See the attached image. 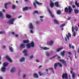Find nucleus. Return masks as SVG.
Returning <instances> with one entry per match:
<instances>
[{
    "mask_svg": "<svg viewBox=\"0 0 79 79\" xmlns=\"http://www.w3.org/2000/svg\"><path fill=\"white\" fill-rule=\"evenodd\" d=\"M53 44V41H51L47 43V44L48 45H49V46L52 45Z\"/></svg>",
    "mask_w": 79,
    "mask_h": 79,
    "instance_id": "obj_12",
    "label": "nucleus"
},
{
    "mask_svg": "<svg viewBox=\"0 0 79 79\" xmlns=\"http://www.w3.org/2000/svg\"><path fill=\"white\" fill-rule=\"evenodd\" d=\"M9 47L10 51L11 52H13V49L12 47H11L10 46H9Z\"/></svg>",
    "mask_w": 79,
    "mask_h": 79,
    "instance_id": "obj_24",
    "label": "nucleus"
},
{
    "mask_svg": "<svg viewBox=\"0 0 79 79\" xmlns=\"http://www.w3.org/2000/svg\"><path fill=\"white\" fill-rule=\"evenodd\" d=\"M72 3L73 2H72V1H70V4L71 5H72Z\"/></svg>",
    "mask_w": 79,
    "mask_h": 79,
    "instance_id": "obj_61",
    "label": "nucleus"
},
{
    "mask_svg": "<svg viewBox=\"0 0 79 79\" xmlns=\"http://www.w3.org/2000/svg\"><path fill=\"white\" fill-rule=\"evenodd\" d=\"M36 61L37 62V63H39V60L38 59H36Z\"/></svg>",
    "mask_w": 79,
    "mask_h": 79,
    "instance_id": "obj_52",
    "label": "nucleus"
},
{
    "mask_svg": "<svg viewBox=\"0 0 79 79\" xmlns=\"http://www.w3.org/2000/svg\"><path fill=\"white\" fill-rule=\"evenodd\" d=\"M69 48H71V44H69Z\"/></svg>",
    "mask_w": 79,
    "mask_h": 79,
    "instance_id": "obj_55",
    "label": "nucleus"
},
{
    "mask_svg": "<svg viewBox=\"0 0 79 79\" xmlns=\"http://www.w3.org/2000/svg\"><path fill=\"white\" fill-rule=\"evenodd\" d=\"M76 5L77 6V7H79V3H77V1L76 0L75 3Z\"/></svg>",
    "mask_w": 79,
    "mask_h": 79,
    "instance_id": "obj_25",
    "label": "nucleus"
},
{
    "mask_svg": "<svg viewBox=\"0 0 79 79\" xmlns=\"http://www.w3.org/2000/svg\"><path fill=\"white\" fill-rule=\"evenodd\" d=\"M54 5L56 7H57V8H59V7H60V5H59V4L58 3V2H55L54 3Z\"/></svg>",
    "mask_w": 79,
    "mask_h": 79,
    "instance_id": "obj_13",
    "label": "nucleus"
},
{
    "mask_svg": "<svg viewBox=\"0 0 79 79\" xmlns=\"http://www.w3.org/2000/svg\"><path fill=\"white\" fill-rule=\"evenodd\" d=\"M40 18H44V17L43 16H40Z\"/></svg>",
    "mask_w": 79,
    "mask_h": 79,
    "instance_id": "obj_63",
    "label": "nucleus"
},
{
    "mask_svg": "<svg viewBox=\"0 0 79 79\" xmlns=\"http://www.w3.org/2000/svg\"><path fill=\"white\" fill-rule=\"evenodd\" d=\"M30 33H31V34H33V32H34L33 31H32V30H30Z\"/></svg>",
    "mask_w": 79,
    "mask_h": 79,
    "instance_id": "obj_50",
    "label": "nucleus"
},
{
    "mask_svg": "<svg viewBox=\"0 0 79 79\" xmlns=\"http://www.w3.org/2000/svg\"><path fill=\"white\" fill-rule=\"evenodd\" d=\"M12 8L13 10H15V9L16 8V6H15V5H12Z\"/></svg>",
    "mask_w": 79,
    "mask_h": 79,
    "instance_id": "obj_40",
    "label": "nucleus"
},
{
    "mask_svg": "<svg viewBox=\"0 0 79 79\" xmlns=\"http://www.w3.org/2000/svg\"><path fill=\"white\" fill-rule=\"evenodd\" d=\"M8 64V63L6 62H4L3 64V67H6Z\"/></svg>",
    "mask_w": 79,
    "mask_h": 79,
    "instance_id": "obj_16",
    "label": "nucleus"
},
{
    "mask_svg": "<svg viewBox=\"0 0 79 79\" xmlns=\"http://www.w3.org/2000/svg\"><path fill=\"white\" fill-rule=\"evenodd\" d=\"M31 47H34V42L31 41L30 44Z\"/></svg>",
    "mask_w": 79,
    "mask_h": 79,
    "instance_id": "obj_22",
    "label": "nucleus"
},
{
    "mask_svg": "<svg viewBox=\"0 0 79 79\" xmlns=\"http://www.w3.org/2000/svg\"><path fill=\"white\" fill-rule=\"evenodd\" d=\"M63 47H61V48H57L56 51V52H59L60 50H63Z\"/></svg>",
    "mask_w": 79,
    "mask_h": 79,
    "instance_id": "obj_14",
    "label": "nucleus"
},
{
    "mask_svg": "<svg viewBox=\"0 0 79 79\" xmlns=\"http://www.w3.org/2000/svg\"><path fill=\"white\" fill-rule=\"evenodd\" d=\"M20 48H25V44H20Z\"/></svg>",
    "mask_w": 79,
    "mask_h": 79,
    "instance_id": "obj_17",
    "label": "nucleus"
},
{
    "mask_svg": "<svg viewBox=\"0 0 79 79\" xmlns=\"http://www.w3.org/2000/svg\"><path fill=\"white\" fill-rule=\"evenodd\" d=\"M49 71H52L53 73H55V72L53 70V68H51L49 69Z\"/></svg>",
    "mask_w": 79,
    "mask_h": 79,
    "instance_id": "obj_38",
    "label": "nucleus"
},
{
    "mask_svg": "<svg viewBox=\"0 0 79 79\" xmlns=\"http://www.w3.org/2000/svg\"><path fill=\"white\" fill-rule=\"evenodd\" d=\"M58 65H59V67H61V68H62V64H60V63L59 62H57Z\"/></svg>",
    "mask_w": 79,
    "mask_h": 79,
    "instance_id": "obj_37",
    "label": "nucleus"
},
{
    "mask_svg": "<svg viewBox=\"0 0 79 79\" xmlns=\"http://www.w3.org/2000/svg\"><path fill=\"white\" fill-rule=\"evenodd\" d=\"M6 16L7 18H11V15H9L8 14L6 15Z\"/></svg>",
    "mask_w": 79,
    "mask_h": 79,
    "instance_id": "obj_32",
    "label": "nucleus"
},
{
    "mask_svg": "<svg viewBox=\"0 0 79 79\" xmlns=\"http://www.w3.org/2000/svg\"><path fill=\"white\" fill-rule=\"evenodd\" d=\"M72 78H73V79H74L75 78V73H73L72 74Z\"/></svg>",
    "mask_w": 79,
    "mask_h": 79,
    "instance_id": "obj_39",
    "label": "nucleus"
},
{
    "mask_svg": "<svg viewBox=\"0 0 79 79\" xmlns=\"http://www.w3.org/2000/svg\"><path fill=\"white\" fill-rule=\"evenodd\" d=\"M38 73L40 76H42V75H43V74H44L43 73H41V72H39Z\"/></svg>",
    "mask_w": 79,
    "mask_h": 79,
    "instance_id": "obj_41",
    "label": "nucleus"
},
{
    "mask_svg": "<svg viewBox=\"0 0 79 79\" xmlns=\"http://www.w3.org/2000/svg\"><path fill=\"white\" fill-rule=\"evenodd\" d=\"M49 55H50V54H49L48 52H47L46 54V56H48Z\"/></svg>",
    "mask_w": 79,
    "mask_h": 79,
    "instance_id": "obj_47",
    "label": "nucleus"
},
{
    "mask_svg": "<svg viewBox=\"0 0 79 79\" xmlns=\"http://www.w3.org/2000/svg\"><path fill=\"white\" fill-rule=\"evenodd\" d=\"M56 56H57V60H58V59H60V58H61V57L59 56H58V55H56L54 56L49 58V59L50 60H52V59H53V58H55V57Z\"/></svg>",
    "mask_w": 79,
    "mask_h": 79,
    "instance_id": "obj_5",
    "label": "nucleus"
},
{
    "mask_svg": "<svg viewBox=\"0 0 79 79\" xmlns=\"http://www.w3.org/2000/svg\"><path fill=\"white\" fill-rule=\"evenodd\" d=\"M43 48V49H44V50H48L50 49V48L46 47H45L44 48Z\"/></svg>",
    "mask_w": 79,
    "mask_h": 79,
    "instance_id": "obj_34",
    "label": "nucleus"
},
{
    "mask_svg": "<svg viewBox=\"0 0 79 79\" xmlns=\"http://www.w3.org/2000/svg\"><path fill=\"white\" fill-rule=\"evenodd\" d=\"M69 10V14H71V12L73 11V8L70 6H69L68 8V7H65L64 8V12H66L67 13H68Z\"/></svg>",
    "mask_w": 79,
    "mask_h": 79,
    "instance_id": "obj_1",
    "label": "nucleus"
},
{
    "mask_svg": "<svg viewBox=\"0 0 79 79\" xmlns=\"http://www.w3.org/2000/svg\"><path fill=\"white\" fill-rule=\"evenodd\" d=\"M48 12H49V14L51 16V18L54 17V15H53L52 14V13L50 10V9H48Z\"/></svg>",
    "mask_w": 79,
    "mask_h": 79,
    "instance_id": "obj_8",
    "label": "nucleus"
},
{
    "mask_svg": "<svg viewBox=\"0 0 79 79\" xmlns=\"http://www.w3.org/2000/svg\"><path fill=\"white\" fill-rule=\"evenodd\" d=\"M14 72H15V68H13L11 69L10 72L11 73H14Z\"/></svg>",
    "mask_w": 79,
    "mask_h": 79,
    "instance_id": "obj_21",
    "label": "nucleus"
},
{
    "mask_svg": "<svg viewBox=\"0 0 79 79\" xmlns=\"http://www.w3.org/2000/svg\"><path fill=\"white\" fill-rule=\"evenodd\" d=\"M12 34H13V35H15V32H11Z\"/></svg>",
    "mask_w": 79,
    "mask_h": 79,
    "instance_id": "obj_60",
    "label": "nucleus"
},
{
    "mask_svg": "<svg viewBox=\"0 0 79 79\" xmlns=\"http://www.w3.org/2000/svg\"><path fill=\"white\" fill-rule=\"evenodd\" d=\"M57 15H60L61 14V11L60 10H58L56 12Z\"/></svg>",
    "mask_w": 79,
    "mask_h": 79,
    "instance_id": "obj_35",
    "label": "nucleus"
},
{
    "mask_svg": "<svg viewBox=\"0 0 79 79\" xmlns=\"http://www.w3.org/2000/svg\"><path fill=\"white\" fill-rule=\"evenodd\" d=\"M74 11L75 12V13L76 14H77V13H79V10L76 9H75L74 10Z\"/></svg>",
    "mask_w": 79,
    "mask_h": 79,
    "instance_id": "obj_27",
    "label": "nucleus"
},
{
    "mask_svg": "<svg viewBox=\"0 0 79 79\" xmlns=\"http://www.w3.org/2000/svg\"><path fill=\"white\" fill-rule=\"evenodd\" d=\"M39 13V11L37 10H35L33 12V15H35V14H38Z\"/></svg>",
    "mask_w": 79,
    "mask_h": 79,
    "instance_id": "obj_33",
    "label": "nucleus"
},
{
    "mask_svg": "<svg viewBox=\"0 0 79 79\" xmlns=\"http://www.w3.org/2000/svg\"><path fill=\"white\" fill-rule=\"evenodd\" d=\"M14 21H15V19L12 18L9 20V21L7 22V23L9 24H14V23L13 22Z\"/></svg>",
    "mask_w": 79,
    "mask_h": 79,
    "instance_id": "obj_2",
    "label": "nucleus"
},
{
    "mask_svg": "<svg viewBox=\"0 0 79 79\" xmlns=\"http://www.w3.org/2000/svg\"><path fill=\"white\" fill-rule=\"evenodd\" d=\"M69 58H70V59L71 60V61H72V58L71 57V56H69Z\"/></svg>",
    "mask_w": 79,
    "mask_h": 79,
    "instance_id": "obj_57",
    "label": "nucleus"
},
{
    "mask_svg": "<svg viewBox=\"0 0 79 79\" xmlns=\"http://www.w3.org/2000/svg\"><path fill=\"white\" fill-rule=\"evenodd\" d=\"M75 29L76 31H77V30H78V28H77V27H75Z\"/></svg>",
    "mask_w": 79,
    "mask_h": 79,
    "instance_id": "obj_45",
    "label": "nucleus"
},
{
    "mask_svg": "<svg viewBox=\"0 0 79 79\" xmlns=\"http://www.w3.org/2000/svg\"><path fill=\"white\" fill-rule=\"evenodd\" d=\"M50 6L51 8H53L54 6V3L52 1H50Z\"/></svg>",
    "mask_w": 79,
    "mask_h": 79,
    "instance_id": "obj_15",
    "label": "nucleus"
},
{
    "mask_svg": "<svg viewBox=\"0 0 79 79\" xmlns=\"http://www.w3.org/2000/svg\"><path fill=\"white\" fill-rule=\"evenodd\" d=\"M33 76L34 77H35V78H38V77H39L38 75H37L36 73L33 74Z\"/></svg>",
    "mask_w": 79,
    "mask_h": 79,
    "instance_id": "obj_20",
    "label": "nucleus"
},
{
    "mask_svg": "<svg viewBox=\"0 0 79 79\" xmlns=\"http://www.w3.org/2000/svg\"><path fill=\"white\" fill-rule=\"evenodd\" d=\"M65 26V23H63V24H62L61 25H60V27H63Z\"/></svg>",
    "mask_w": 79,
    "mask_h": 79,
    "instance_id": "obj_48",
    "label": "nucleus"
},
{
    "mask_svg": "<svg viewBox=\"0 0 79 79\" xmlns=\"http://www.w3.org/2000/svg\"><path fill=\"white\" fill-rule=\"evenodd\" d=\"M58 63L54 64V67L55 69H56V67L58 66Z\"/></svg>",
    "mask_w": 79,
    "mask_h": 79,
    "instance_id": "obj_23",
    "label": "nucleus"
},
{
    "mask_svg": "<svg viewBox=\"0 0 79 79\" xmlns=\"http://www.w3.org/2000/svg\"><path fill=\"white\" fill-rule=\"evenodd\" d=\"M22 15H20L18 17V18H22Z\"/></svg>",
    "mask_w": 79,
    "mask_h": 79,
    "instance_id": "obj_54",
    "label": "nucleus"
},
{
    "mask_svg": "<svg viewBox=\"0 0 79 79\" xmlns=\"http://www.w3.org/2000/svg\"><path fill=\"white\" fill-rule=\"evenodd\" d=\"M68 54H69V55H71V53L70 52H68Z\"/></svg>",
    "mask_w": 79,
    "mask_h": 79,
    "instance_id": "obj_58",
    "label": "nucleus"
},
{
    "mask_svg": "<svg viewBox=\"0 0 79 79\" xmlns=\"http://www.w3.org/2000/svg\"><path fill=\"white\" fill-rule=\"evenodd\" d=\"M66 36L68 40H69V37H71V34L70 33H68V35L67 34H66Z\"/></svg>",
    "mask_w": 79,
    "mask_h": 79,
    "instance_id": "obj_11",
    "label": "nucleus"
},
{
    "mask_svg": "<svg viewBox=\"0 0 79 79\" xmlns=\"http://www.w3.org/2000/svg\"><path fill=\"white\" fill-rule=\"evenodd\" d=\"M26 45L27 48H29L31 47L30 43H27V44H26Z\"/></svg>",
    "mask_w": 79,
    "mask_h": 79,
    "instance_id": "obj_19",
    "label": "nucleus"
},
{
    "mask_svg": "<svg viewBox=\"0 0 79 79\" xmlns=\"http://www.w3.org/2000/svg\"><path fill=\"white\" fill-rule=\"evenodd\" d=\"M53 21L54 23H55V24H59L58 22V21L56 20V19H54Z\"/></svg>",
    "mask_w": 79,
    "mask_h": 79,
    "instance_id": "obj_28",
    "label": "nucleus"
},
{
    "mask_svg": "<svg viewBox=\"0 0 79 79\" xmlns=\"http://www.w3.org/2000/svg\"><path fill=\"white\" fill-rule=\"evenodd\" d=\"M25 77H26V75L24 74L23 75V78H24Z\"/></svg>",
    "mask_w": 79,
    "mask_h": 79,
    "instance_id": "obj_56",
    "label": "nucleus"
},
{
    "mask_svg": "<svg viewBox=\"0 0 79 79\" xmlns=\"http://www.w3.org/2000/svg\"><path fill=\"white\" fill-rule=\"evenodd\" d=\"M71 18V17H70L68 18V20H70V19Z\"/></svg>",
    "mask_w": 79,
    "mask_h": 79,
    "instance_id": "obj_53",
    "label": "nucleus"
},
{
    "mask_svg": "<svg viewBox=\"0 0 79 79\" xmlns=\"http://www.w3.org/2000/svg\"><path fill=\"white\" fill-rule=\"evenodd\" d=\"M29 40H24L23 41V43L24 44H26L27 43H29Z\"/></svg>",
    "mask_w": 79,
    "mask_h": 79,
    "instance_id": "obj_30",
    "label": "nucleus"
},
{
    "mask_svg": "<svg viewBox=\"0 0 79 79\" xmlns=\"http://www.w3.org/2000/svg\"><path fill=\"white\" fill-rule=\"evenodd\" d=\"M73 35L74 37H76V31H74L73 33Z\"/></svg>",
    "mask_w": 79,
    "mask_h": 79,
    "instance_id": "obj_46",
    "label": "nucleus"
},
{
    "mask_svg": "<svg viewBox=\"0 0 79 79\" xmlns=\"http://www.w3.org/2000/svg\"><path fill=\"white\" fill-rule=\"evenodd\" d=\"M22 10L23 11H27V10H28V7L26 6L25 7H23Z\"/></svg>",
    "mask_w": 79,
    "mask_h": 79,
    "instance_id": "obj_18",
    "label": "nucleus"
},
{
    "mask_svg": "<svg viewBox=\"0 0 79 79\" xmlns=\"http://www.w3.org/2000/svg\"><path fill=\"white\" fill-rule=\"evenodd\" d=\"M33 58V56L31 55L30 56V59H32Z\"/></svg>",
    "mask_w": 79,
    "mask_h": 79,
    "instance_id": "obj_49",
    "label": "nucleus"
},
{
    "mask_svg": "<svg viewBox=\"0 0 79 79\" xmlns=\"http://www.w3.org/2000/svg\"><path fill=\"white\" fill-rule=\"evenodd\" d=\"M28 28L30 29H32V30L34 29V26H33V25H32V23H29Z\"/></svg>",
    "mask_w": 79,
    "mask_h": 79,
    "instance_id": "obj_7",
    "label": "nucleus"
},
{
    "mask_svg": "<svg viewBox=\"0 0 79 79\" xmlns=\"http://www.w3.org/2000/svg\"><path fill=\"white\" fill-rule=\"evenodd\" d=\"M25 59V58H24V57H23L20 60V62H23V61H24Z\"/></svg>",
    "mask_w": 79,
    "mask_h": 79,
    "instance_id": "obj_29",
    "label": "nucleus"
},
{
    "mask_svg": "<svg viewBox=\"0 0 79 79\" xmlns=\"http://www.w3.org/2000/svg\"><path fill=\"white\" fill-rule=\"evenodd\" d=\"M7 5H8V3H6L4 4V7L6 9L7 8Z\"/></svg>",
    "mask_w": 79,
    "mask_h": 79,
    "instance_id": "obj_36",
    "label": "nucleus"
},
{
    "mask_svg": "<svg viewBox=\"0 0 79 79\" xmlns=\"http://www.w3.org/2000/svg\"><path fill=\"white\" fill-rule=\"evenodd\" d=\"M59 61L60 62H62V63L64 65V66H66L67 64L66 61L64 60L63 59H60Z\"/></svg>",
    "mask_w": 79,
    "mask_h": 79,
    "instance_id": "obj_6",
    "label": "nucleus"
},
{
    "mask_svg": "<svg viewBox=\"0 0 79 79\" xmlns=\"http://www.w3.org/2000/svg\"><path fill=\"white\" fill-rule=\"evenodd\" d=\"M72 8H76V6L74 5H72Z\"/></svg>",
    "mask_w": 79,
    "mask_h": 79,
    "instance_id": "obj_51",
    "label": "nucleus"
},
{
    "mask_svg": "<svg viewBox=\"0 0 79 79\" xmlns=\"http://www.w3.org/2000/svg\"><path fill=\"white\" fill-rule=\"evenodd\" d=\"M36 4H37V5H42V3H40L38 2L37 1L35 0V2H34L33 3V6L35 7V8H37V6L36 5Z\"/></svg>",
    "mask_w": 79,
    "mask_h": 79,
    "instance_id": "obj_3",
    "label": "nucleus"
},
{
    "mask_svg": "<svg viewBox=\"0 0 79 79\" xmlns=\"http://www.w3.org/2000/svg\"><path fill=\"white\" fill-rule=\"evenodd\" d=\"M5 69H6V68L2 67L1 68V71L3 72H5Z\"/></svg>",
    "mask_w": 79,
    "mask_h": 79,
    "instance_id": "obj_26",
    "label": "nucleus"
},
{
    "mask_svg": "<svg viewBox=\"0 0 79 79\" xmlns=\"http://www.w3.org/2000/svg\"><path fill=\"white\" fill-rule=\"evenodd\" d=\"M3 16V13H2V12L0 11V17H1V16Z\"/></svg>",
    "mask_w": 79,
    "mask_h": 79,
    "instance_id": "obj_44",
    "label": "nucleus"
},
{
    "mask_svg": "<svg viewBox=\"0 0 79 79\" xmlns=\"http://www.w3.org/2000/svg\"><path fill=\"white\" fill-rule=\"evenodd\" d=\"M42 65H40L38 67V68L39 69L40 68L42 67Z\"/></svg>",
    "mask_w": 79,
    "mask_h": 79,
    "instance_id": "obj_59",
    "label": "nucleus"
},
{
    "mask_svg": "<svg viewBox=\"0 0 79 79\" xmlns=\"http://www.w3.org/2000/svg\"><path fill=\"white\" fill-rule=\"evenodd\" d=\"M23 53H24V55L25 56H28V54H27V49H24Z\"/></svg>",
    "mask_w": 79,
    "mask_h": 79,
    "instance_id": "obj_10",
    "label": "nucleus"
},
{
    "mask_svg": "<svg viewBox=\"0 0 79 79\" xmlns=\"http://www.w3.org/2000/svg\"><path fill=\"white\" fill-rule=\"evenodd\" d=\"M75 52V56L76 59L77 58V57H76V50L74 51Z\"/></svg>",
    "mask_w": 79,
    "mask_h": 79,
    "instance_id": "obj_42",
    "label": "nucleus"
},
{
    "mask_svg": "<svg viewBox=\"0 0 79 79\" xmlns=\"http://www.w3.org/2000/svg\"><path fill=\"white\" fill-rule=\"evenodd\" d=\"M63 79H68V74L66 73H63L62 76Z\"/></svg>",
    "mask_w": 79,
    "mask_h": 79,
    "instance_id": "obj_4",
    "label": "nucleus"
},
{
    "mask_svg": "<svg viewBox=\"0 0 79 79\" xmlns=\"http://www.w3.org/2000/svg\"><path fill=\"white\" fill-rule=\"evenodd\" d=\"M6 48V47L5 46V45H4L3 46V48L4 49V48Z\"/></svg>",
    "mask_w": 79,
    "mask_h": 79,
    "instance_id": "obj_62",
    "label": "nucleus"
},
{
    "mask_svg": "<svg viewBox=\"0 0 79 79\" xmlns=\"http://www.w3.org/2000/svg\"><path fill=\"white\" fill-rule=\"evenodd\" d=\"M5 57H6V58L7 60H8L9 62H10V63H12L13 61H12V60H11V58H10V57L8 56H5Z\"/></svg>",
    "mask_w": 79,
    "mask_h": 79,
    "instance_id": "obj_9",
    "label": "nucleus"
},
{
    "mask_svg": "<svg viewBox=\"0 0 79 79\" xmlns=\"http://www.w3.org/2000/svg\"><path fill=\"white\" fill-rule=\"evenodd\" d=\"M65 53V51H63L62 52H61V55L62 56H64V53Z\"/></svg>",
    "mask_w": 79,
    "mask_h": 79,
    "instance_id": "obj_31",
    "label": "nucleus"
},
{
    "mask_svg": "<svg viewBox=\"0 0 79 79\" xmlns=\"http://www.w3.org/2000/svg\"><path fill=\"white\" fill-rule=\"evenodd\" d=\"M72 31L73 32L74 31V27H72Z\"/></svg>",
    "mask_w": 79,
    "mask_h": 79,
    "instance_id": "obj_43",
    "label": "nucleus"
},
{
    "mask_svg": "<svg viewBox=\"0 0 79 79\" xmlns=\"http://www.w3.org/2000/svg\"><path fill=\"white\" fill-rule=\"evenodd\" d=\"M65 40H66V41H68V40L67 39V38L66 37L65 38Z\"/></svg>",
    "mask_w": 79,
    "mask_h": 79,
    "instance_id": "obj_64",
    "label": "nucleus"
}]
</instances>
